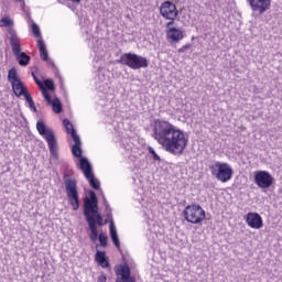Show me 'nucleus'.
<instances>
[{
  "label": "nucleus",
  "mask_w": 282,
  "mask_h": 282,
  "mask_svg": "<svg viewBox=\"0 0 282 282\" xmlns=\"http://www.w3.org/2000/svg\"><path fill=\"white\" fill-rule=\"evenodd\" d=\"M63 180L68 202L73 210H78V208H80V200L78 197V185L76 183V178H73L72 176L65 174Z\"/></svg>",
  "instance_id": "nucleus-6"
},
{
  "label": "nucleus",
  "mask_w": 282,
  "mask_h": 282,
  "mask_svg": "<svg viewBox=\"0 0 282 282\" xmlns=\"http://www.w3.org/2000/svg\"><path fill=\"white\" fill-rule=\"evenodd\" d=\"M44 88L48 89V91H54V82H52V79H45L43 83Z\"/></svg>",
  "instance_id": "nucleus-29"
},
{
  "label": "nucleus",
  "mask_w": 282,
  "mask_h": 282,
  "mask_svg": "<svg viewBox=\"0 0 282 282\" xmlns=\"http://www.w3.org/2000/svg\"><path fill=\"white\" fill-rule=\"evenodd\" d=\"M31 75L33 76V79L36 83V85L40 87V89L42 91V96H43L45 93H47V89H45V86L43 85V82H41L39 79V77H36V74H34V72H32Z\"/></svg>",
  "instance_id": "nucleus-27"
},
{
  "label": "nucleus",
  "mask_w": 282,
  "mask_h": 282,
  "mask_svg": "<svg viewBox=\"0 0 282 282\" xmlns=\"http://www.w3.org/2000/svg\"><path fill=\"white\" fill-rule=\"evenodd\" d=\"M9 41H10V46L13 53V56H15L19 65L21 67H28L30 65L31 57L28 55L25 52L22 51L21 48V37L17 34V30L14 29H9Z\"/></svg>",
  "instance_id": "nucleus-3"
},
{
  "label": "nucleus",
  "mask_w": 282,
  "mask_h": 282,
  "mask_svg": "<svg viewBox=\"0 0 282 282\" xmlns=\"http://www.w3.org/2000/svg\"><path fill=\"white\" fill-rule=\"evenodd\" d=\"M14 21L10 19V17H4L0 20V28H9L8 32L10 33V29L14 30Z\"/></svg>",
  "instance_id": "nucleus-24"
},
{
  "label": "nucleus",
  "mask_w": 282,
  "mask_h": 282,
  "mask_svg": "<svg viewBox=\"0 0 282 282\" xmlns=\"http://www.w3.org/2000/svg\"><path fill=\"white\" fill-rule=\"evenodd\" d=\"M246 221L250 228L254 230H259V228H263V218L261 215L257 213H248L246 217Z\"/></svg>",
  "instance_id": "nucleus-14"
},
{
  "label": "nucleus",
  "mask_w": 282,
  "mask_h": 282,
  "mask_svg": "<svg viewBox=\"0 0 282 282\" xmlns=\"http://www.w3.org/2000/svg\"><path fill=\"white\" fill-rule=\"evenodd\" d=\"M63 124L66 129V133H68L73 139V142H75V144L72 145L74 158H80V155H83V141H80V137L76 132V129H74V124H72L69 119H64Z\"/></svg>",
  "instance_id": "nucleus-9"
},
{
  "label": "nucleus",
  "mask_w": 282,
  "mask_h": 282,
  "mask_svg": "<svg viewBox=\"0 0 282 282\" xmlns=\"http://www.w3.org/2000/svg\"><path fill=\"white\" fill-rule=\"evenodd\" d=\"M79 169L83 171L85 177H89V175H94V172L91 171V163H89V160L87 158H83V154L79 156Z\"/></svg>",
  "instance_id": "nucleus-19"
},
{
  "label": "nucleus",
  "mask_w": 282,
  "mask_h": 282,
  "mask_svg": "<svg viewBox=\"0 0 282 282\" xmlns=\"http://www.w3.org/2000/svg\"><path fill=\"white\" fill-rule=\"evenodd\" d=\"M97 282H107V276L99 275L98 279H97Z\"/></svg>",
  "instance_id": "nucleus-36"
},
{
  "label": "nucleus",
  "mask_w": 282,
  "mask_h": 282,
  "mask_svg": "<svg viewBox=\"0 0 282 282\" xmlns=\"http://www.w3.org/2000/svg\"><path fill=\"white\" fill-rule=\"evenodd\" d=\"M17 3H21L23 12H25V0H14Z\"/></svg>",
  "instance_id": "nucleus-35"
},
{
  "label": "nucleus",
  "mask_w": 282,
  "mask_h": 282,
  "mask_svg": "<svg viewBox=\"0 0 282 282\" xmlns=\"http://www.w3.org/2000/svg\"><path fill=\"white\" fill-rule=\"evenodd\" d=\"M110 239L116 248L120 249V238L118 237V230L116 229V225H113V223L110 224Z\"/></svg>",
  "instance_id": "nucleus-22"
},
{
  "label": "nucleus",
  "mask_w": 282,
  "mask_h": 282,
  "mask_svg": "<svg viewBox=\"0 0 282 282\" xmlns=\"http://www.w3.org/2000/svg\"><path fill=\"white\" fill-rule=\"evenodd\" d=\"M253 14H265L272 8V0H247Z\"/></svg>",
  "instance_id": "nucleus-11"
},
{
  "label": "nucleus",
  "mask_w": 282,
  "mask_h": 282,
  "mask_svg": "<svg viewBox=\"0 0 282 282\" xmlns=\"http://www.w3.org/2000/svg\"><path fill=\"white\" fill-rule=\"evenodd\" d=\"M31 29H32V33L34 34V36H35L36 39H42V37H41V29L39 28V25H37L36 23H33V24L31 25Z\"/></svg>",
  "instance_id": "nucleus-28"
},
{
  "label": "nucleus",
  "mask_w": 282,
  "mask_h": 282,
  "mask_svg": "<svg viewBox=\"0 0 282 282\" xmlns=\"http://www.w3.org/2000/svg\"><path fill=\"white\" fill-rule=\"evenodd\" d=\"M72 1H74L75 3H80V0H72Z\"/></svg>",
  "instance_id": "nucleus-37"
},
{
  "label": "nucleus",
  "mask_w": 282,
  "mask_h": 282,
  "mask_svg": "<svg viewBox=\"0 0 282 282\" xmlns=\"http://www.w3.org/2000/svg\"><path fill=\"white\" fill-rule=\"evenodd\" d=\"M121 65H127L130 69H142L149 67V59L135 53L122 54L119 58Z\"/></svg>",
  "instance_id": "nucleus-7"
},
{
  "label": "nucleus",
  "mask_w": 282,
  "mask_h": 282,
  "mask_svg": "<svg viewBox=\"0 0 282 282\" xmlns=\"http://www.w3.org/2000/svg\"><path fill=\"white\" fill-rule=\"evenodd\" d=\"M89 197L84 198V217L89 228V240L93 243L98 241V226H107V224H113V215L111 214V207L106 205V219H102V215L98 212V197L94 191H90Z\"/></svg>",
  "instance_id": "nucleus-2"
},
{
  "label": "nucleus",
  "mask_w": 282,
  "mask_h": 282,
  "mask_svg": "<svg viewBox=\"0 0 282 282\" xmlns=\"http://www.w3.org/2000/svg\"><path fill=\"white\" fill-rule=\"evenodd\" d=\"M183 215L189 224H202L206 219V210L197 204L187 205L183 210Z\"/></svg>",
  "instance_id": "nucleus-8"
},
{
  "label": "nucleus",
  "mask_w": 282,
  "mask_h": 282,
  "mask_svg": "<svg viewBox=\"0 0 282 282\" xmlns=\"http://www.w3.org/2000/svg\"><path fill=\"white\" fill-rule=\"evenodd\" d=\"M23 96H24V99L26 100V102H29V104L34 100L29 91L25 93V95H23Z\"/></svg>",
  "instance_id": "nucleus-32"
},
{
  "label": "nucleus",
  "mask_w": 282,
  "mask_h": 282,
  "mask_svg": "<svg viewBox=\"0 0 282 282\" xmlns=\"http://www.w3.org/2000/svg\"><path fill=\"white\" fill-rule=\"evenodd\" d=\"M209 171L218 182H223V184H226V182H230L232 180V167L228 163L214 161L209 165Z\"/></svg>",
  "instance_id": "nucleus-5"
},
{
  "label": "nucleus",
  "mask_w": 282,
  "mask_h": 282,
  "mask_svg": "<svg viewBox=\"0 0 282 282\" xmlns=\"http://www.w3.org/2000/svg\"><path fill=\"white\" fill-rule=\"evenodd\" d=\"M36 129L40 135H42V138H44V140L47 142L48 151L52 158H54V160H58V141H56V134H54V130L45 126V122L42 120L36 122Z\"/></svg>",
  "instance_id": "nucleus-4"
},
{
  "label": "nucleus",
  "mask_w": 282,
  "mask_h": 282,
  "mask_svg": "<svg viewBox=\"0 0 282 282\" xmlns=\"http://www.w3.org/2000/svg\"><path fill=\"white\" fill-rule=\"evenodd\" d=\"M253 180L259 188H270L274 184V177L268 171H256Z\"/></svg>",
  "instance_id": "nucleus-10"
},
{
  "label": "nucleus",
  "mask_w": 282,
  "mask_h": 282,
  "mask_svg": "<svg viewBox=\"0 0 282 282\" xmlns=\"http://www.w3.org/2000/svg\"><path fill=\"white\" fill-rule=\"evenodd\" d=\"M191 50V44H185L181 48H178V54H184V52Z\"/></svg>",
  "instance_id": "nucleus-31"
},
{
  "label": "nucleus",
  "mask_w": 282,
  "mask_h": 282,
  "mask_svg": "<svg viewBox=\"0 0 282 282\" xmlns=\"http://www.w3.org/2000/svg\"><path fill=\"white\" fill-rule=\"evenodd\" d=\"M86 180H87L89 186H91V188H94L95 191L100 189V181H98V178H96V176H94V174L86 176Z\"/></svg>",
  "instance_id": "nucleus-23"
},
{
  "label": "nucleus",
  "mask_w": 282,
  "mask_h": 282,
  "mask_svg": "<svg viewBox=\"0 0 282 282\" xmlns=\"http://www.w3.org/2000/svg\"><path fill=\"white\" fill-rule=\"evenodd\" d=\"M166 39L170 43H180L184 39V31L180 28L166 30Z\"/></svg>",
  "instance_id": "nucleus-16"
},
{
  "label": "nucleus",
  "mask_w": 282,
  "mask_h": 282,
  "mask_svg": "<svg viewBox=\"0 0 282 282\" xmlns=\"http://www.w3.org/2000/svg\"><path fill=\"white\" fill-rule=\"evenodd\" d=\"M42 96L45 102L53 107L54 113H61V111H63V104H61V99H58V97H54L52 99V96H50V91L44 93Z\"/></svg>",
  "instance_id": "nucleus-15"
},
{
  "label": "nucleus",
  "mask_w": 282,
  "mask_h": 282,
  "mask_svg": "<svg viewBox=\"0 0 282 282\" xmlns=\"http://www.w3.org/2000/svg\"><path fill=\"white\" fill-rule=\"evenodd\" d=\"M174 24H175V20H170V22H167L165 25L166 30H171V29L175 28V26H172Z\"/></svg>",
  "instance_id": "nucleus-34"
},
{
  "label": "nucleus",
  "mask_w": 282,
  "mask_h": 282,
  "mask_svg": "<svg viewBox=\"0 0 282 282\" xmlns=\"http://www.w3.org/2000/svg\"><path fill=\"white\" fill-rule=\"evenodd\" d=\"M152 138L171 155H182L188 147V134L164 119L154 120Z\"/></svg>",
  "instance_id": "nucleus-1"
},
{
  "label": "nucleus",
  "mask_w": 282,
  "mask_h": 282,
  "mask_svg": "<svg viewBox=\"0 0 282 282\" xmlns=\"http://www.w3.org/2000/svg\"><path fill=\"white\" fill-rule=\"evenodd\" d=\"M95 261L100 265V268H109V261L107 260V254L104 251L96 252Z\"/></svg>",
  "instance_id": "nucleus-21"
},
{
  "label": "nucleus",
  "mask_w": 282,
  "mask_h": 282,
  "mask_svg": "<svg viewBox=\"0 0 282 282\" xmlns=\"http://www.w3.org/2000/svg\"><path fill=\"white\" fill-rule=\"evenodd\" d=\"M160 14L167 21L177 19V7L171 1H164L160 7Z\"/></svg>",
  "instance_id": "nucleus-12"
},
{
  "label": "nucleus",
  "mask_w": 282,
  "mask_h": 282,
  "mask_svg": "<svg viewBox=\"0 0 282 282\" xmlns=\"http://www.w3.org/2000/svg\"><path fill=\"white\" fill-rule=\"evenodd\" d=\"M118 278L116 281L120 282H135V278L131 276V269L129 265H122L120 270L117 271Z\"/></svg>",
  "instance_id": "nucleus-17"
},
{
  "label": "nucleus",
  "mask_w": 282,
  "mask_h": 282,
  "mask_svg": "<svg viewBox=\"0 0 282 282\" xmlns=\"http://www.w3.org/2000/svg\"><path fill=\"white\" fill-rule=\"evenodd\" d=\"M97 239H98V241H99V243H100V246L102 247V248H107V241H108V237H107V234H105V232H99V234H97Z\"/></svg>",
  "instance_id": "nucleus-26"
},
{
  "label": "nucleus",
  "mask_w": 282,
  "mask_h": 282,
  "mask_svg": "<svg viewBox=\"0 0 282 282\" xmlns=\"http://www.w3.org/2000/svg\"><path fill=\"white\" fill-rule=\"evenodd\" d=\"M37 47L40 50V56L42 61L47 63V65H50L51 67H54V62L50 59V56L47 54V47L45 46V42L43 41V39L37 40Z\"/></svg>",
  "instance_id": "nucleus-18"
},
{
  "label": "nucleus",
  "mask_w": 282,
  "mask_h": 282,
  "mask_svg": "<svg viewBox=\"0 0 282 282\" xmlns=\"http://www.w3.org/2000/svg\"><path fill=\"white\" fill-rule=\"evenodd\" d=\"M149 153L152 155L155 162H160V155L155 152V150L151 147L148 148Z\"/></svg>",
  "instance_id": "nucleus-30"
},
{
  "label": "nucleus",
  "mask_w": 282,
  "mask_h": 282,
  "mask_svg": "<svg viewBox=\"0 0 282 282\" xmlns=\"http://www.w3.org/2000/svg\"><path fill=\"white\" fill-rule=\"evenodd\" d=\"M12 91L17 98H21V96H25L28 94V88L23 86V82L19 80L13 84H11Z\"/></svg>",
  "instance_id": "nucleus-20"
},
{
  "label": "nucleus",
  "mask_w": 282,
  "mask_h": 282,
  "mask_svg": "<svg viewBox=\"0 0 282 282\" xmlns=\"http://www.w3.org/2000/svg\"><path fill=\"white\" fill-rule=\"evenodd\" d=\"M8 80L9 83L14 84V83H18L19 80H21L18 76H17V68H11L9 69V73H8Z\"/></svg>",
  "instance_id": "nucleus-25"
},
{
  "label": "nucleus",
  "mask_w": 282,
  "mask_h": 282,
  "mask_svg": "<svg viewBox=\"0 0 282 282\" xmlns=\"http://www.w3.org/2000/svg\"><path fill=\"white\" fill-rule=\"evenodd\" d=\"M96 85L99 91H107V89H109V85H111V79L105 70H98L96 77Z\"/></svg>",
  "instance_id": "nucleus-13"
},
{
  "label": "nucleus",
  "mask_w": 282,
  "mask_h": 282,
  "mask_svg": "<svg viewBox=\"0 0 282 282\" xmlns=\"http://www.w3.org/2000/svg\"><path fill=\"white\" fill-rule=\"evenodd\" d=\"M29 108L31 109V111H34V113H36L37 110L34 100L29 102Z\"/></svg>",
  "instance_id": "nucleus-33"
}]
</instances>
